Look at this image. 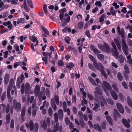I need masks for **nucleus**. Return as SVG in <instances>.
Here are the masks:
<instances>
[{
    "label": "nucleus",
    "instance_id": "f257e3e1",
    "mask_svg": "<svg viewBox=\"0 0 132 132\" xmlns=\"http://www.w3.org/2000/svg\"><path fill=\"white\" fill-rule=\"evenodd\" d=\"M89 57L90 59L93 62L94 65L96 67L98 70L100 71L104 77H107L106 74L104 70V68L102 64L100 63L98 64L95 58L93 56L91 55H89Z\"/></svg>",
    "mask_w": 132,
    "mask_h": 132
},
{
    "label": "nucleus",
    "instance_id": "f03ea898",
    "mask_svg": "<svg viewBox=\"0 0 132 132\" xmlns=\"http://www.w3.org/2000/svg\"><path fill=\"white\" fill-rule=\"evenodd\" d=\"M112 45L113 48V55H114L115 57L116 58H118L119 62L120 63H122L124 61V59L123 56L122 55H120L119 57H118V53L117 52V48L116 47V45L113 42H112Z\"/></svg>",
    "mask_w": 132,
    "mask_h": 132
},
{
    "label": "nucleus",
    "instance_id": "7ed1b4c3",
    "mask_svg": "<svg viewBox=\"0 0 132 132\" xmlns=\"http://www.w3.org/2000/svg\"><path fill=\"white\" fill-rule=\"evenodd\" d=\"M54 120L56 122V126H54V129L52 130V132H56L57 131L59 130V124L56 122L58 121V118L57 113H55L54 114ZM47 132H51V130L48 129Z\"/></svg>",
    "mask_w": 132,
    "mask_h": 132
},
{
    "label": "nucleus",
    "instance_id": "20e7f679",
    "mask_svg": "<svg viewBox=\"0 0 132 132\" xmlns=\"http://www.w3.org/2000/svg\"><path fill=\"white\" fill-rule=\"evenodd\" d=\"M122 50L125 54L127 55L128 53V46L125 43V40L122 39Z\"/></svg>",
    "mask_w": 132,
    "mask_h": 132
},
{
    "label": "nucleus",
    "instance_id": "39448f33",
    "mask_svg": "<svg viewBox=\"0 0 132 132\" xmlns=\"http://www.w3.org/2000/svg\"><path fill=\"white\" fill-rule=\"evenodd\" d=\"M56 103L57 104L59 103V99L58 97L57 96H55L54 97ZM54 99H52L51 101V104L52 107H53L54 110L55 111L56 109V106L54 104Z\"/></svg>",
    "mask_w": 132,
    "mask_h": 132
},
{
    "label": "nucleus",
    "instance_id": "423d86ee",
    "mask_svg": "<svg viewBox=\"0 0 132 132\" xmlns=\"http://www.w3.org/2000/svg\"><path fill=\"white\" fill-rule=\"evenodd\" d=\"M14 84V79H11L10 82V85L8 87L7 89V95L8 98H9L10 96V92L11 89L13 86Z\"/></svg>",
    "mask_w": 132,
    "mask_h": 132
},
{
    "label": "nucleus",
    "instance_id": "0eeeda50",
    "mask_svg": "<svg viewBox=\"0 0 132 132\" xmlns=\"http://www.w3.org/2000/svg\"><path fill=\"white\" fill-rule=\"evenodd\" d=\"M15 100L13 101V107L17 111H19L21 110V105L20 103L17 102L15 104Z\"/></svg>",
    "mask_w": 132,
    "mask_h": 132
},
{
    "label": "nucleus",
    "instance_id": "6e6552de",
    "mask_svg": "<svg viewBox=\"0 0 132 132\" xmlns=\"http://www.w3.org/2000/svg\"><path fill=\"white\" fill-rule=\"evenodd\" d=\"M117 107L120 113H123L124 112V110L123 106L120 103H117L116 104Z\"/></svg>",
    "mask_w": 132,
    "mask_h": 132
},
{
    "label": "nucleus",
    "instance_id": "1a4fd4ad",
    "mask_svg": "<svg viewBox=\"0 0 132 132\" xmlns=\"http://www.w3.org/2000/svg\"><path fill=\"white\" fill-rule=\"evenodd\" d=\"M124 69L125 71L124 73V75L125 78L127 79L128 78V76L127 74L129 73V70L126 65L124 66Z\"/></svg>",
    "mask_w": 132,
    "mask_h": 132
},
{
    "label": "nucleus",
    "instance_id": "9d476101",
    "mask_svg": "<svg viewBox=\"0 0 132 132\" xmlns=\"http://www.w3.org/2000/svg\"><path fill=\"white\" fill-rule=\"evenodd\" d=\"M103 84L104 86L108 90H111L112 88L110 85L107 82L105 81H103Z\"/></svg>",
    "mask_w": 132,
    "mask_h": 132
},
{
    "label": "nucleus",
    "instance_id": "9b49d317",
    "mask_svg": "<svg viewBox=\"0 0 132 132\" xmlns=\"http://www.w3.org/2000/svg\"><path fill=\"white\" fill-rule=\"evenodd\" d=\"M114 40L118 49L120 51H121V48L120 44V41H119L118 39L116 38L114 39Z\"/></svg>",
    "mask_w": 132,
    "mask_h": 132
},
{
    "label": "nucleus",
    "instance_id": "f8f14e48",
    "mask_svg": "<svg viewBox=\"0 0 132 132\" xmlns=\"http://www.w3.org/2000/svg\"><path fill=\"white\" fill-rule=\"evenodd\" d=\"M122 121L125 127L128 128L129 127L130 125L129 123L130 122V120H127L124 119H123Z\"/></svg>",
    "mask_w": 132,
    "mask_h": 132
},
{
    "label": "nucleus",
    "instance_id": "ddd939ff",
    "mask_svg": "<svg viewBox=\"0 0 132 132\" xmlns=\"http://www.w3.org/2000/svg\"><path fill=\"white\" fill-rule=\"evenodd\" d=\"M65 121L66 124L67 125H69L70 129H72L73 128V126L72 123L71 122H70L68 118L66 117L65 119Z\"/></svg>",
    "mask_w": 132,
    "mask_h": 132
},
{
    "label": "nucleus",
    "instance_id": "4468645a",
    "mask_svg": "<svg viewBox=\"0 0 132 132\" xmlns=\"http://www.w3.org/2000/svg\"><path fill=\"white\" fill-rule=\"evenodd\" d=\"M94 92L95 95L97 96L102 94V92L98 88H96Z\"/></svg>",
    "mask_w": 132,
    "mask_h": 132
},
{
    "label": "nucleus",
    "instance_id": "2eb2a0df",
    "mask_svg": "<svg viewBox=\"0 0 132 132\" xmlns=\"http://www.w3.org/2000/svg\"><path fill=\"white\" fill-rule=\"evenodd\" d=\"M94 128L96 130H97L99 132H101L102 131L100 126L98 124H94Z\"/></svg>",
    "mask_w": 132,
    "mask_h": 132
},
{
    "label": "nucleus",
    "instance_id": "dca6fc26",
    "mask_svg": "<svg viewBox=\"0 0 132 132\" xmlns=\"http://www.w3.org/2000/svg\"><path fill=\"white\" fill-rule=\"evenodd\" d=\"M106 118L110 125H113V121L111 117L109 116H107L106 117Z\"/></svg>",
    "mask_w": 132,
    "mask_h": 132
},
{
    "label": "nucleus",
    "instance_id": "f3484780",
    "mask_svg": "<svg viewBox=\"0 0 132 132\" xmlns=\"http://www.w3.org/2000/svg\"><path fill=\"white\" fill-rule=\"evenodd\" d=\"M9 76L8 74H6L4 78V84L6 85L9 82Z\"/></svg>",
    "mask_w": 132,
    "mask_h": 132
},
{
    "label": "nucleus",
    "instance_id": "a211bd4d",
    "mask_svg": "<svg viewBox=\"0 0 132 132\" xmlns=\"http://www.w3.org/2000/svg\"><path fill=\"white\" fill-rule=\"evenodd\" d=\"M48 103L47 102H46V101H44V102L43 105L41 106L40 109L41 110H42L45 107L46 108H48Z\"/></svg>",
    "mask_w": 132,
    "mask_h": 132
},
{
    "label": "nucleus",
    "instance_id": "6ab92c4d",
    "mask_svg": "<svg viewBox=\"0 0 132 132\" xmlns=\"http://www.w3.org/2000/svg\"><path fill=\"white\" fill-rule=\"evenodd\" d=\"M39 90V86L38 85L36 86L35 89V94L36 96H37L38 95Z\"/></svg>",
    "mask_w": 132,
    "mask_h": 132
},
{
    "label": "nucleus",
    "instance_id": "aec40b11",
    "mask_svg": "<svg viewBox=\"0 0 132 132\" xmlns=\"http://www.w3.org/2000/svg\"><path fill=\"white\" fill-rule=\"evenodd\" d=\"M74 66V64L71 62H69L68 63L66 66V67L67 68H68L69 69H71L73 68Z\"/></svg>",
    "mask_w": 132,
    "mask_h": 132
},
{
    "label": "nucleus",
    "instance_id": "412c9836",
    "mask_svg": "<svg viewBox=\"0 0 132 132\" xmlns=\"http://www.w3.org/2000/svg\"><path fill=\"white\" fill-rule=\"evenodd\" d=\"M58 114L59 115V118L60 120H61L63 119V111L61 109H60L58 111Z\"/></svg>",
    "mask_w": 132,
    "mask_h": 132
},
{
    "label": "nucleus",
    "instance_id": "4be33fe9",
    "mask_svg": "<svg viewBox=\"0 0 132 132\" xmlns=\"http://www.w3.org/2000/svg\"><path fill=\"white\" fill-rule=\"evenodd\" d=\"M90 48L96 54H97L100 53V51L96 49L93 45H91Z\"/></svg>",
    "mask_w": 132,
    "mask_h": 132
},
{
    "label": "nucleus",
    "instance_id": "5701e85b",
    "mask_svg": "<svg viewBox=\"0 0 132 132\" xmlns=\"http://www.w3.org/2000/svg\"><path fill=\"white\" fill-rule=\"evenodd\" d=\"M25 109L24 108L22 110L21 112V117L22 118V119L21 120V122H23L24 121V117L25 113Z\"/></svg>",
    "mask_w": 132,
    "mask_h": 132
},
{
    "label": "nucleus",
    "instance_id": "b1692460",
    "mask_svg": "<svg viewBox=\"0 0 132 132\" xmlns=\"http://www.w3.org/2000/svg\"><path fill=\"white\" fill-rule=\"evenodd\" d=\"M94 110L96 112H97L98 110H100V106L97 103L94 104V106L93 108Z\"/></svg>",
    "mask_w": 132,
    "mask_h": 132
},
{
    "label": "nucleus",
    "instance_id": "393cba45",
    "mask_svg": "<svg viewBox=\"0 0 132 132\" xmlns=\"http://www.w3.org/2000/svg\"><path fill=\"white\" fill-rule=\"evenodd\" d=\"M65 20L66 23H68L70 21V17L68 14L65 13Z\"/></svg>",
    "mask_w": 132,
    "mask_h": 132
},
{
    "label": "nucleus",
    "instance_id": "a878e982",
    "mask_svg": "<svg viewBox=\"0 0 132 132\" xmlns=\"http://www.w3.org/2000/svg\"><path fill=\"white\" fill-rule=\"evenodd\" d=\"M41 123L42 127L43 128L44 130H46L47 127L45 121L44 120L43 121L41 122Z\"/></svg>",
    "mask_w": 132,
    "mask_h": 132
},
{
    "label": "nucleus",
    "instance_id": "bb28decb",
    "mask_svg": "<svg viewBox=\"0 0 132 132\" xmlns=\"http://www.w3.org/2000/svg\"><path fill=\"white\" fill-rule=\"evenodd\" d=\"M111 94L113 98L115 100H117L118 99V96L116 93L113 91L111 92Z\"/></svg>",
    "mask_w": 132,
    "mask_h": 132
},
{
    "label": "nucleus",
    "instance_id": "cd10ccee",
    "mask_svg": "<svg viewBox=\"0 0 132 132\" xmlns=\"http://www.w3.org/2000/svg\"><path fill=\"white\" fill-rule=\"evenodd\" d=\"M29 127L31 130L33 129V122L32 120H30L29 121Z\"/></svg>",
    "mask_w": 132,
    "mask_h": 132
},
{
    "label": "nucleus",
    "instance_id": "c85d7f7f",
    "mask_svg": "<svg viewBox=\"0 0 132 132\" xmlns=\"http://www.w3.org/2000/svg\"><path fill=\"white\" fill-rule=\"evenodd\" d=\"M125 32L124 29L123 28H122L121 29V31L120 32H118V33L119 35H121V36L123 38H124L125 36H124Z\"/></svg>",
    "mask_w": 132,
    "mask_h": 132
},
{
    "label": "nucleus",
    "instance_id": "c756f323",
    "mask_svg": "<svg viewBox=\"0 0 132 132\" xmlns=\"http://www.w3.org/2000/svg\"><path fill=\"white\" fill-rule=\"evenodd\" d=\"M98 59L101 61H103L104 60V56L101 54L98 55H97Z\"/></svg>",
    "mask_w": 132,
    "mask_h": 132
},
{
    "label": "nucleus",
    "instance_id": "7c9ffc66",
    "mask_svg": "<svg viewBox=\"0 0 132 132\" xmlns=\"http://www.w3.org/2000/svg\"><path fill=\"white\" fill-rule=\"evenodd\" d=\"M88 79L89 80L92 85H96V84L95 80L91 77H89Z\"/></svg>",
    "mask_w": 132,
    "mask_h": 132
},
{
    "label": "nucleus",
    "instance_id": "2f4dec72",
    "mask_svg": "<svg viewBox=\"0 0 132 132\" xmlns=\"http://www.w3.org/2000/svg\"><path fill=\"white\" fill-rule=\"evenodd\" d=\"M101 104L103 106H104L105 105H106L107 103L105 101V99L103 97L101 100Z\"/></svg>",
    "mask_w": 132,
    "mask_h": 132
},
{
    "label": "nucleus",
    "instance_id": "473e14b6",
    "mask_svg": "<svg viewBox=\"0 0 132 132\" xmlns=\"http://www.w3.org/2000/svg\"><path fill=\"white\" fill-rule=\"evenodd\" d=\"M42 29L43 31L47 35H48L49 34V32L48 31L46 28L44 27H42Z\"/></svg>",
    "mask_w": 132,
    "mask_h": 132
},
{
    "label": "nucleus",
    "instance_id": "72a5a7b5",
    "mask_svg": "<svg viewBox=\"0 0 132 132\" xmlns=\"http://www.w3.org/2000/svg\"><path fill=\"white\" fill-rule=\"evenodd\" d=\"M25 21V20L24 18H20L18 19V21L17 22V23L18 24H19V23H23Z\"/></svg>",
    "mask_w": 132,
    "mask_h": 132
},
{
    "label": "nucleus",
    "instance_id": "f704fd0d",
    "mask_svg": "<svg viewBox=\"0 0 132 132\" xmlns=\"http://www.w3.org/2000/svg\"><path fill=\"white\" fill-rule=\"evenodd\" d=\"M80 91L81 94L83 95L84 97H86V93L84 91V89L82 88H81L80 89Z\"/></svg>",
    "mask_w": 132,
    "mask_h": 132
},
{
    "label": "nucleus",
    "instance_id": "c9c22d12",
    "mask_svg": "<svg viewBox=\"0 0 132 132\" xmlns=\"http://www.w3.org/2000/svg\"><path fill=\"white\" fill-rule=\"evenodd\" d=\"M23 6L26 11L27 12L29 11V10L27 8V5L26 4V0H24L23 3Z\"/></svg>",
    "mask_w": 132,
    "mask_h": 132
},
{
    "label": "nucleus",
    "instance_id": "e433bc0d",
    "mask_svg": "<svg viewBox=\"0 0 132 132\" xmlns=\"http://www.w3.org/2000/svg\"><path fill=\"white\" fill-rule=\"evenodd\" d=\"M127 102L129 105L130 107H132V103L131 102V99L129 96H128L127 97Z\"/></svg>",
    "mask_w": 132,
    "mask_h": 132
},
{
    "label": "nucleus",
    "instance_id": "4c0bfd02",
    "mask_svg": "<svg viewBox=\"0 0 132 132\" xmlns=\"http://www.w3.org/2000/svg\"><path fill=\"white\" fill-rule=\"evenodd\" d=\"M27 3L28 6L30 7L31 8H33L31 0H27Z\"/></svg>",
    "mask_w": 132,
    "mask_h": 132
},
{
    "label": "nucleus",
    "instance_id": "58836bf2",
    "mask_svg": "<svg viewBox=\"0 0 132 132\" xmlns=\"http://www.w3.org/2000/svg\"><path fill=\"white\" fill-rule=\"evenodd\" d=\"M105 15L104 14H103L99 18V21L100 22H102L104 21V19L105 16Z\"/></svg>",
    "mask_w": 132,
    "mask_h": 132
},
{
    "label": "nucleus",
    "instance_id": "ea45409f",
    "mask_svg": "<svg viewBox=\"0 0 132 132\" xmlns=\"http://www.w3.org/2000/svg\"><path fill=\"white\" fill-rule=\"evenodd\" d=\"M117 77L120 81H121L122 80V74L120 73H118L117 74Z\"/></svg>",
    "mask_w": 132,
    "mask_h": 132
},
{
    "label": "nucleus",
    "instance_id": "a19ab883",
    "mask_svg": "<svg viewBox=\"0 0 132 132\" xmlns=\"http://www.w3.org/2000/svg\"><path fill=\"white\" fill-rule=\"evenodd\" d=\"M27 37L26 36L24 37L23 36H21L20 37V38H19V39H20V41L21 42H23V40L26 39Z\"/></svg>",
    "mask_w": 132,
    "mask_h": 132
},
{
    "label": "nucleus",
    "instance_id": "79ce46f5",
    "mask_svg": "<svg viewBox=\"0 0 132 132\" xmlns=\"http://www.w3.org/2000/svg\"><path fill=\"white\" fill-rule=\"evenodd\" d=\"M83 97V100H82L81 102L82 105H86L87 104V100L85 98V97Z\"/></svg>",
    "mask_w": 132,
    "mask_h": 132
},
{
    "label": "nucleus",
    "instance_id": "37998d69",
    "mask_svg": "<svg viewBox=\"0 0 132 132\" xmlns=\"http://www.w3.org/2000/svg\"><path fill=\"white\" fill-rule=\"evenodd\" d=\"M42 60L43 61L45 62L46 64H48L47 57L44 56L42 57Z\"/></svg>",
    "mask_w": 132,
    "mask_h": 132
},
{
    "label": "nucleus",
    "instance_id": "c03bdc74",
    "mask_svg": "<svg viewBox=\"0 0 132 132\" xmlns=\"http://www.w3.org/2000/svg\"><path fill=\"white\" fill-rule=\"evenodd\" d=\"M34 129L35 130V132H37L38 129V124L36 123L35 124Z\"/></svg>",
    "mask_w": 132,
    "mask_h": 132
},
{
    "label": "nucleus",
    "instance_id": "a18cd8bd",
    "mask_svg": "<svg viewBox=\"0 0 132 132\" xmlns=\"http://www.w3.org/2000/svg\"><path fill=\"white\" fill-rule=\"evenodd\" d=\"M95 5L97 6L101 7L102 6L101 2L100 1H97L95 3Z\"/></svg>",
    "mask_w": 132,
    "mask_h": 132
},
{
    "label": "nucleus",
    "instance_id": "49530a36",
    "mask_svg": "<svg viewBox=\"0 0 132 132\" xmlns=\"http://www.w3.org/2000/svg\"><path fill=\"white\" fill-rule=\"evenodd\" d=\"M58 64L60 66H62L63 65V62L61 60H59L58 62Z\"/></svg>",
    "mask_w": 132,
    "mask_h": 132
},
{
    "label": "nucleus",
    "instance_id": "de8ad7c7",
    "mask_svg": "<svg viewBox=\"0 0 132 132\" xmlns=\"http://www.w3.org/2000/svg\"><path fill=\"white\" fill-rule=\"evenodd\" d=\"M84 26V23L82 22H80L78 24V27L79 29H81Z\"/></svg>",
    "mask_w": 132,
    "mask_h": 132
},
{
    "label": "nucleus",
    "instance_id": "09e8293b",
    "mask_svg": "<svg viewBox=\"0 0 132 132\" xmlns=\"http://www.w3.org/2000/svg\"><path fill=\"white\" fill-rule=\"evenodd\" d=\"M107 101L108 102L109 104H110L111 105H113L114 104L111 98H109V99L107 100Z\"/></svg>",
    "mask_w": 132,
    "mask_h": 132
},
{
    "label": "nucleus",
    "instance_id": "8fccbe9b",
    "mask_svg": "<svg viewBox=\"0 0 132 132\" xmlns=\"http://www.w3.org/2000/svg\"><path fill=\"white\" fill-rule=\"evenodd\" d=\"M38 109V108L37 107H36L35 108V109H34L33 110L32 114L33 116H35L36 115V112L37 110Z\"/></svg>",
    "mask_w": 132,
    "mask_h": 132
},
{
    "label": "nucleus",
    "instance_id": "3c124183",
    "mask_svg": "<svg viewBox=\"0 0 132 132\" xmlns=\"http://www.w3.org/2000/svg\"><path fill=\"white\" fill-rule=\"evenodd\" d=\"M79 121L80 122V125L82 127V128H84L85 127V124L84 123V121L82 120H80Z\"/></svg>",
    "mask_w": 132,
    "mask_h": 132
},
{
    "label": "nucleus",
    "instance_id": "603ef678",
    "mask_svg": "<svg viewBox=\"0 0 132 132\" xmlns=\"http://www.w3.org/2000/svg\"><path fill=\"white\" fill-rule=\"evenodd\" d=\"M64 14H61L59 15L61 21H63L64 20Z\"/></svg>",
    "mask_w": 132,
    "mask_h": 132
},
{
    "label": "nucleus",
    "instance_id": "864d4df0",
    "mask_svg": "<svg viewBox=\"0 0 132 132\" xmlns=\"http://www.w3.org/2000/svg\"><path fill=\"white\" fill-rule=\"evenodd\" d=\"M106 122L105 121H104L102 124L101 126L103 129H105V128L106 123Z\"/></svg>",
    "mask_w": 132,
    "mask_h": 132
},
{
    "label": "nucleus",
    "instance_id": "5fc2aeb1",
    "mask_svg": "<svg viewBox=\"0 0 132 132\" xmlns=\"http://www.w3.org/2000/svg\"><path fill=\"white\" fill-rule=\"evenodd\" d=\"M65 40L66 42L68 44L69 43V41L70 39V38L68 37H65Z\"/></svg>",
    "mask_w": 132,
    "mask_h": 132
},
{
    "label": "nucleus",
    "instance_id": "6e6d98bb",
    "mask_svg": "<svg viewBox=\"0 0 132 132\" xmlns=\"http://www.w3.org/2000/svg\"><path fill=\"white\" fill-rule=\"evenodd\" d=\"M3 18H5L8 15V13L7 12H5L2 13Z\"/></svg>",
    "mask_w": 132,
    "mask_h": 132
},
{
    "label": "nucleus",
    "instance_id": "4d7b16f0",
    "mask_svg": "<svg viewBox=\"0 0 132 132\" xmlns=\"http://www.w3.org/2000/svg\"><path fill=\"white\" fill-rule=\"evenodd\" d=\"M4 57L5 58H6L9 55V53L8 51H6L4 53Z\"/></svg>",
    "mask_w": 132,
    "mask_h": 132
},
{
    "label": "nucleus",
    "instance_id": "13d9d810",
    "mask_svg": "<svg viewBox=\"0 0 132 132\" xmlns=\"http://www.w3.org/2000/svg\"><path fill=\"white\" fill-rule=\"evenodd\" d=\"M10 127L11 128H13L14 127V120L12 119L11 120Z\"/></svg>",
    "mask_w": 132,
    "mask_h": 132
},
{
    "label": "nucleus",
    "instance_id": "bf43d9fd",
    "mask_svg": "<svg viewBox=\"0 0 132 132\" xmlns=\"http://www.w3.org/2000/svg\"><path fill=\"white\" fill-rule=\"evenodd\" d=\"M79 46H80L78 47V49L79 50V52L81 53L82 51V48L83 46V44L81 43Z\"/></svg>",
    "mask_w": 132,
    "mask_h": 132
},
{
    "label": "nucleus",
    "instance_id": "052dcab7",
    "mask_svg": "<svg viewBox=\"0 0 132 132\" xmlns=\"http://www.w3.org/2000/svg\"><path fill=\"white\" fill-rule=\"evenodd\" d=\"M64 112H67V113L68 115H70V111L69 109H64Z\"/></svg>",
    "mask_w": 132,
    "mask_h": 132
},
{
    "label": "nucleus",
    "instance_id": "680f3d73",
    "mask_svg": "<svg viewBox=\"0 0 132 132\" xmlns=\"http://www.w3.org/2000/svg\"><path fill=\"white\" fill-rule=\"evenodd\" d=\"M112 5L115 6V8L116 9H117L119 7V6L116 3H113Z\"/></svg>",
    "mask_w": 132,
    "mask_h": 132
},
{
    "label": "nucleus",
    "instance_id": "e2e57ef3",
    "mask_svg": "<svg viewBox=\"0 0 132 132\" xmlns=\"http://www.w3.org/2000/svg\"><path fill=\"white\" fill-rule=\"evenodd\" d=\"M12 47L11 45H9L7 47V50L10 53H11V50L12 49Z\"/></svg>",
    "mask_w": 132,
    "mask_h": 132
},
{
    "label": "nucleus",
    "instance_id": "0e129e2a",
    "mask_svg": "<svg viewBox=\"0 0 132 132\" xmlns=\"http://www.w3.org/2000/svg\"><path fill=\"white\" fill-rule=\"evenodd\" d=\"M48 113L50 116L52 115V109L50 108L48 109Z\"/></svg>",
    "mask_w": 132,
    "mask_h": 132
},
{
    "label": "nucleus",
    "instance_id": "69168bd1",
    "mask_svg": "<svg viewBox=\"0 0 132 132\" xmlns=\"http://www.w3.org/2000/svg\"><path fill=\"white\" fill-rule=\"evenodd\" d=\"M112 87L113 89L116 92H118V90L117 89V87L114 85H112Z\"/></svg>",
    "mask_w": 132,
    "mask_h": 132
},
{
    "label": "nucleus",
    "instance_id": "338daca9",
    "mask_svg": "<svg viewBox=\"0 0 132 132\" xmlns=\"http://www.w3.org/2000/svg\"><path fill=\"white\" fill-rule=\"evenodd\" d=\"M31 39L33 42H34L35 41L36 42V41H37L36 38L33 36H32L31 37Z\"/></svg>",
    "mask_w": 132,
    "mask_h": 132
},
{
    "label": "nucleus",
    "instance_id": "774afa93",
    "mask_svg": "<svg viewBox=\"0 0 132 132\" xmlns=\"http://www.w3.org/2000/svg\"><path fill=\"white\" fill-rule=\"evenodd\" d=\"M85 34L88 37H90V32L89 30H87L85 32Z\"/></svg>",
    "mask_w": 132,
    "mask_h": 132
}]
</instances>
